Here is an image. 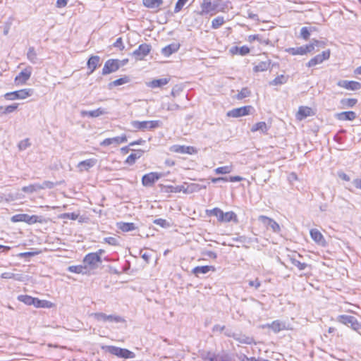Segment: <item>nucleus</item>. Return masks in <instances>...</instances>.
Masks as SVG:
<instances>
[{"label":"nucleus","instance_id":"nucleus-1","mask_svg":"<svg viewBox=\"0 0 361 361\" xmlns=\"http://www.w3.org/2000/svg\"><path fill=\"white\" fill-rule=\"evenodd\" d=\"M102 349L121 358L132 359L135 357V354L133 352L126 348H121L114 345H103Z\"/></svg>","mask_w":361,"mask_h":361},{"label":"nucleus","instance_id":"nucleus-2","mask_svg":"<svg viewBox=\"0 0 361 361\" xmlns=\"http://www.w3.org/2000/svg\"><path fill=\"white\" fill-rule=\"evenodd\" d=\"M34 93V90L30 88L22 89L11 92H7L4 95L6 100L13 101L16 99H25Z\"/></svg>","mask_w":361,"mask_h":361},{"label":"nucleus","instance_id":"nucleus-3","mask_svg":"<svg viewBox=\"0 0 361 361\" xmlns=\"http://www.w3.org/2000/svg\"><path fill=\"white\" fill-rule=\"evenodd\" d=\"M161 125V122L160 121H133L131 122V126L137 129L140 130H152L154 128H157L160 127Z\"/></svg>","mask_w":361,"mask_h":361},{"label":"nucleus","instance_id":"nucleus-4","mask_svg":"<svg viewBox=\"0 0 361 361\" xmlns=\"http://www.w3.org/2000/svg\"><path fill=\"white\" fill-rule=\"evenodd\" d=\"M121 61L118 59H109L107 60L102 68V75H108L111 73L116 72L121 67Z\"/></svg>","mask_w":361,"mask_h":361},{"label":"nucleus","instance_id":"nucleus-5","mask_svg":"<svg viewBox=\"0 0 361 361\" xmlns=\"http://www.w3.org/2000/svg\"><path fill=\"white\" fill-rule=\"evenodd\" d=\"M338 321L345 325L350 326L354 330H357L360 327L357 319L353 316L345 314L340 315L338 317Z\"/></svg>","mask_w":361,"mask_h":361},{"label":"nucleus","instance_id":"nucleus-6","mask_svg":"<svg viewBox=\"0 0 361 361\" xmlns=\"http://www.w3.org/2000/svg\"><path fill=\"white\" fill-rule=\"evenodd\" d=\"M200 7L201 11L198 12V14L204 16L215 11L218 7V4L216 1L212 2L211 0H203Z\"/></svg>","mask_w":361,"mask_h":361},{"label":"nucleus","instance_id":"nucleus-7","mask_svg":"<svg viewBox=\"0 0 361 361\" xmlns=\"http://www.w3.org/2000/svg\"><path fill=\"white\" fill-rule=\"evenodd\" d=\"M32 75V67L28 66L23 70L15 78L14 82L16 85H23L30 79Z\"/></svg>","mask_w":361,"mask_h":361},{"label":"nucleus","instance_id":"nucleus-8","mask_svg":"<svg viewBox=\"0 0 361 361\" xmlns=\"http://www.w3.org/2000/svg\"><path fill=\"white\" fill-rule=\"evenodd\" d=\"M251 110H253V107L252 106H241L239 108L233 109L232 110L228 111L227 116L228 117L238 118L250 114Z\"/></svg>","mask_w":361,"mask_h":361},{"label":"nucleus","instance_id":"nucleus-9","mask_svg":"<svg viewBox=\"0 0 361 361\" xmlns=\"http://www.w3.org/2000/svg\"><path fill=\"white\" fill-rule=\"evenodd\" d=\"M330 50L324 51L322 54H317L311 59L306 64L307 67H313L322 63L324 61L328 60L330 57Z\"/></svg>","mask_w":361,"mask_h":361},{"label":"nucleus","instance_id":"nucleus-10","mask_svg":"<svg viewBox=\"0 0 361 361\" xmlns=\"http://www.w3.org/2000/svg\"><path fill=\"white\" fill-rule=\"evenodd\" d=\"M151 48V45L144 43L140 44L132 54L137 60H142L149 54Z\"/></svg>","mask_w":361,"mask_h":361},{"label":"nucleus","instance_id":"nucleus-11","mask_svg":"<svg viewBox=\"0 0 361 361\" xmlns=\"http://www.w3.org/2000/svg\"><path fill=\"white\" fill-rule=\"evenodd\" d=\"M161 173L157 172H150L144 175L142 178V183L144 186H152L157 180L161 178Z\"/></svg>","mask_w":361,"mask_h":361},{"label":"nucleus","instance_id":"nucleus-12","mask_svg":"<svg viewBox=\"0 0 361 361\" xmlns=\"http://www.w3.org/2000/svg\"><path fill=\"white\" fill-rule=\"evenodd\" d=\"M127 142V136L123 134L121 136H117L111 138H106L100 142V146L106 147L111 145H114L115 146L118 145L119 144Z\"/></svg>","mask_w":361,"mask_h":361},{"label":"nucleus","instance_id":"nucleus-13","mask_svg":"<svg viewBox=\"0 0 361 361\" xmlns=\"http://www.w3.org/2000/svg\"><path fill=\"white\" fill-rule=\"evenodd\" d=\"M337 85L353 91H356L361 88V83L353 80H341L337 82Z\"/></svg>","mask_w":361,"mask_h":361},{"label":"nucleus","instance_id":"nucleus-14","mask_svg":"<svg viewBox=\"0 0 361 361\" xmlns=\"http://www.w3.org/2000/svg\"><path fill=\"white\" fill-rule=\"evenodd\" d=\"M171 151L176 153L188 154H193L197 152V149L194 147L178 145H173L171 147Z\"/></svg>","mask_w":361,"mask_h":361},{"label":"nucleus","instance_id":"nucleus-15","mask_svg":"<svg viewBox=\"0 0 361 361\" xmlns=\"http://www.w3.org/2000/svg\"><path fill=\"white\" fill-rule=\"evenodd\" d=\"M83 262L85 264L90 265V267H94L97 265L98 263H101L102 259L98 254L92 252L87 254L85 257Z\"/></svg>","mask_w":361,"mask_h":361},{"label":"nucleus","instance_id":"nucleus-16","mask_svg":"<svg viewBox=\"0 0 361 361\" xmlns=\"http://www.w3.org/2000/svg\"><path fill=\"white\" fill-rule=\"evenodd\" d=\"M310 236L312 238V239L315 242L317 243V244L320 245H325V243H326V240L323 236V235L321 233V232L316 229V228H313V229H311L310 230Z\"/></svg>","mask_w":361,"mask_h":361},{"label":"nucleus","instance_id":"nucleus-17","mask_svg":"<svg viewBox=\"0 0 361 361\" xmlns=\"http://www.w3.org/2000/svg\"><path fill=\"white\" fill-rule=\"evenodd\" d=\"M107 114V111L102 108H98L95 110L92 111H85L83 110L80 112L82 116H88V117H99V116Z\"/></svg>","mask_w":361,"mask_h":361},{"label":"nucleus","instance_id":"nucleus-18","mask_svg":"<svg viewBox=\"0 0 361 361\" xmlns=\"http://www.w3.org/2000/svg\"><path fill=\"white\" fill-rule=\"evenodd\" d=\"M180 48V44L178 43H173L169 44L161 49V54L165 56H169L172 54L176 52Z\"/></svg>","mask_w":361,"mask_h":361},{"label":"nucleus","instance_id":"nucleus-19","mask_svg":"<svg viewBox=\"0 0 361 361\" xmlns=\"http://www.w3.org/2000/svg\"><path fill=\"white\" fill-rule=\"evenodd\" d=\"M96 164H97V159H88L80 161L78 165V168L80 171H88L89 169L93 167Z\"/></svg>","mask_w":361,"mask_h":361},{"label":"nucleus","instance_id":"nucleus-20","mask_svg":"<svg viewBox=\"0 0 361 361\" xmlns=\"http://www.w3.org/2000/svg\"><path fill=\"white\" fill-rule=\"evenodd\" d=\"M259 219H261L264 224H267L268 226H269L273 230V231L279 232L280 231V226L279 224L272 219L265 216H260Z\"/></svg>","mask_w":361,"mask_h":361},{"label":"nucleus","instance_id":"nucleus-21","mask_svg":"<svg viewBox=\"0 0 361 361\" xmlns=\"http://www.w3.org/2000/svg\"><path fill=\"white\" fill-rule=\"evenodd\" d=\"M215 268L213 266H200L196 267L192 270V273L194 274L196 276H199L200 274H205L208 273L209 271H214Z\"/></svg>","mask_w":361,"mask_h":361},{"label":"nucleus","instance_id":"nucleus-22","mask_svg":"<svg viewBox=\"0 0 361 361\" xmlns=\"http://www.w3.org/2000/svg\"><path fill=\"white\" fill-rule=\"evenodd\" d=\"M99 61L100 57L99 56H92L89 59L87 63V68L90 69L89 74H91L94 72V71L99 65Z\"/></svg>","mask_w":361,"mask_h":361},{"label":"nucleus","instance_id":"nucleus-23","mask_svg":"<svg viewBox=\"0 0 361 361\" xmlns=\"http://www.w3.org/2000/svg\"><path fill=\"white\" fill-rule=\"evenodd\" d=\"M267 326L270 328L274 333H278L282 330L286 329V323L280 320H275L271 324H267Z\"/></svg>","mask_w":361,"mask_h":361},{"label":"nucleus","instance_id":"nucleus-24","mask_svg":"<svg viewBox=\"0 0 361 361\" xmlns=\"http://www.w3.org/2000/svg\"><path fill=\"white\" fill-rule=\"evenodd\" d=\"M336 118L340 121H353L356 118L354 111H343L336 114Z\"/></svg>","mask_w":361,"mask_h":361},{"label":"nucleus","instance_id":"nucleus-25","mask_svg":"<svg viewBox=\"0 0 361 361\" xmlns=\"http://www.w3.org/2000/svg\"><path fill=\"white\" fill-rule=\"evenodd\" d=\"M144 154L142 149L137 150L135 153H131L126 159V163L129 165H133L135 163L136 160L140 158Z\"/></svg>","mask_w":361,"mask_h":361},{"label":"nucleus","instance_id":"nucleus-26","mask_svg":"<svg viewBox=\"0 0 361 361\" xmlns=\"http://www.w3.org/2000/svg\"><path fill=\"white\" fill-rule=\"evenodd\" d=\"M312 113V109L307 106H300L297 114V118L302 120L307 116H310Z\"/></svg>","mask_w":361,"mask_h":361},{"label":"nucleus","instance_id":"nucleus-27","mask_svg":"<svg viewBox=\"0 0 361 361\" xmlns=\"http://www.w3.org/2000/svg\"><path fill=\"white\" fill-rule=\"evenodd\" d=\"M169 81V78H160V79H155L151 81L148 86L152 88H157L161 87L165 85H166Z\"/></svg>","mask_w":361,"mask_h":361},{"label":"nucleus","instance_id":"nucleus-28","mask_svg":"<svg viewBox=\"0 0 361 361\" xmlns=\"http://www.w3.org/2000/svg\"><path fill=\"white\" fill-rule=\"evenodd\" d=\"M233 221L237 223L238 222V217L235 212H223V219H221V222H230Z\"/></svg>","mask_w":361,"mask_h":361},{"label":"nucleus","instance_id":"nucleus-29","mask_svg":"<svg viewBox=\"0 0 361 361\" xmlns=\"http://www.w3.org/2000/svg\"><path fill=\"white\" fill-rule=\"evenodd\" d=\"M34 306L35 307L51 308L54 306V304L50 301L39 300V298H35Z\"/></svg>","mask_w":361,"mask_h":361},{"label":"nucleus","instance_id":"nucleus-30","mask_svg":"<svg viewBox=\"0 0 361 361\" xmlns=\"http://www.w3.org/2000/svg\"><path fill=\"white\" fill-rule=\"evenodd\" d=\"M142 3L147 8H157L163 4V0H142Z\"/></svg>","mask_w":361,"mask_h":361},{"label":"nucleus","instance_id":"nucleus-31","mask_svg":"<svg viewBox=\"0 0 361 361\" xmlns=\"http://www.w3.org/2000/svg\"><path fill=\"white\" fill-rule=\"evenodd\" d=\"M200 357L204 360L219 361V357L210 351L203 350L200 352Z\"/></svg>","mask_w":361,"mask_h":361},{"label":"nucleus","instance_id":"nucleus-32","mask_svg":"<svg viewBox=\"0 0 361 361\" xmlns=\"http://www.w3.org/2000/svg\"><path fill=\"white\" fill-rule=\"evenodd\" d=\"M118 228L123 232H128L136 228L134 223L120 222L117 224Z\"/></svg>","mask_w":361,"mask_h":361},{"label":"nucleus","instance_id":"nucleus-33","mask_svg":"<svg viewBox=\"0 0 361 361\" xmlns=\"http://www.w3.org/2000/svg\"><path fill=\"white\" fill-rule=\"evenodd\" d=\"M206 213L209 216H216L219 221H221L223 219V211L219 208H214L212 209H207Z\"/></svg>","mask_w":361,"mask_h":361},{"label":"nucleus","instance_id":"nucleus-34","mask_svg":"<svg viewBox=\"0 0 361 361\" xmlns=\"http://www.w3.org/2000/svg\"><path fill=\"white\" fill-rule=\"evenodd\" d=\"M268 127L265 122L261 121L255 123L251 128L252 132L261 131L262 133H267Z\"/></svg>","mask_w":361,"mask_h":361},{"label":"nucleus","instance_id":"nucleus-35","mask_svg":"<svg viewBox=\"0 0 361 361\" xmlns=\"http://www.w3.org/2000/svg\"><path fill=\"white\" fill-rule=\"evenodd\" d=\"M18 300L25 305H34L35 298L27 295H20L18 296Z\"/></svg>","mask_w":361,"mask_h":361},{"label":"nucleus","instance_id":"nucleus-36","mask_svg":"<svg viewBox=\"0 0 361 361\" xmlns=\"http://www.w3.org/2000/svg\"><path fill=\"white\" fill-rule=\"evenodd\" d=\"M270 66V61H261L254 67V71L262 72L267 71Z\"/></svg>","mask_w":361,"mask_h":361},{"label":"nucleus","instance_id":"nucleus-37","mask_svg":"<svg viewBox=\"0 0 361 361\" xmlns=\"http://www.w3.org/2000/svg\"><path fill=\"white\" fill-rule=\"evenodd\" d=\"M255 40H257L259 42V43L261 44H269L270 41L268 38H264L263 37L260 36L259 35H250L248 37V41L252 42Z\"/></svg>","mask_w":361,"mask_h":361},{"label":"nucleus","instance_id":"nucleus-38","mask_svg":"<svg viewBox=\"0 0 361 361\" xmlns=\"http://www.w3.org/2000/svg\"><path fill=\"white\" fill-rule=\"evenodd\" d=\"M234 339L240 342V343L252 344L254 342L252 338L246 336L245 335L235 334Z\"/></svg>","mask_w":361,"mask_h":361},{"label":"nucleus","instance_id":"nucleus-39","mask_svg":"<svg viewBox=\"0 0 361 361\" xmlns=\"http://www.w3.org/2000/svg\"><path fill=\"white\" fill-rule=\"evenodd\" d=\"M40 190L39 183L31 184L22 188V191L27 193H33Z\"/></svg>","mask_w":361,"mask_h":361},{"label":"nucleus","instance_id":"nucleus-40","mask_svg":"<svg viewBox=\"0 0 361 361\" xmlns=\"http://www.w3.org/2000/svg\"><path fill=\"white\" fill-rule=\"evenodd\" d=\"M68 269L69 271L76 274L87 273V267L82 265L70 266Z\"/></svg>","mask_w":361,"mask_h":361},{"label":"nucleus","instance_id":"nucleus-41","mask_svg":"<svg viewBox=\"0 0 361 361\" xmlns=\"http://www.w3.org/2000/svg\"><path fill=\"white\" fill-rule=\"evenodd\" d=\"M286 51L292 55H305V51H304L303 47H290L286 49Z\"/></svg>","mask_w":361,"mask_h":361},{"label":"nucleus","instance_id":"nucleus-42","mask_svg":"<svg viewBox=\"0 0 361 361\" xmlns=\"http://www.w3.org/2000/svg\"><path fill=\"white\" fill-rule=\"evenodd\" d=\"M27 57L28 59V60L32 63H37V53L35 50V48L33 47H30L29 49H28V51H27Z\"/></svg>","mask_w":361,"mask_h":361},{"label":"nucleus","instance_id":"nucleus-43","mask_svg":"<svg viewBox=\"0 0 361 361\" xmlns=\"http://www.w3.org/2000/svg\"><path fill=\"white\" fill-rule=\"evenodd\" d=\"M357 103V99L355 98H346L341 100V104L343 107H353Z\"/></svg>","mask_w":361,"mask_h":361},{"label":"nucleus","instance_id":"nucleus-44","mask_svg":"<svg viewBox=\"0 0 361 361\" xmlns=\"http://www.w3.org/2000/svg\"><path fill=\"white\" fill-rule=\"evenodd\" d=\"M224 18L223 16H218L212 20V27L213 29H218L224 23Z\"/></svg>","mask_w":361,"mask_h":361},{"label":"nucleus","instance_id":"nucleus-45","mask_svg":"<svg viewBox=\"0 0 361 361\" xmlns=\"http://www.w3.org/2000/svg\"><path fill=\"white\" fill-rule=\"evenodd\" d=\"M233 170L232 166H224L221 167H218L214 170V172L216 174H227L230 173Z\"/></svg>","mask_w":361,"mask_h":361},{"label":"nucleus","instance_id":"nucleus-46","mask_svg":"<svg viewBox=\"0 0 361 361\" xmlns=\"http://www.w3.org/2000/svg\"><path fill=\"white\" fill-rule=\"evenodd\" d=\"M111 323H123L126 322L125 319L118 315L110 314L107 316V321Z\"/></svg>","mask_w":361,"mask_h":361},{"label":"nucleus","instance_id":"nucleus-47","mask_svg":"<svg viewBox=\"0 0 361 361\" xmlns=\"http://www.w3.org/2000/svg\"><path fill=\"white\" fill-rule=\"evenodd\" d=\"M290 260L294 266L298 268L299 270H304L307 267V264L300 262L296 259L294 256L290 257Z\"/></svg>","mask_w":361,"mask_h":361},{"label":"nucleus","instance_id":"nucleus-48","mask_svg":"<svg viewBox=\"0 0 361 361\" xmlns=\"http://www.w3.org/2000/svg\"><path fill=\"white\" fill-rule=\"evenodd\" d=\"M27 214H18L11 217L12 222H27Z\"/></svg>","mask_w":361,"mask_h":361},{"label":"nucleus","instance_id":"nucleus-49","mask_svg":"<svg viewBox=\"0 0 361 361\" xmlns=\"http://www.w3.org/2000/svg\"><path fill=\"white\" fill-rule=\"evenodd\" d=\"M129 80H130L129 78L127 76H125L123 78H118V79L115 80L114 81L111 82V83H109V86L110 87L119 86V85H121L128 82Z\"/></svg>","mask_w":361,"mask_h":361},{"label":"nucleus","instance_id":"nucleus-50","mask_svg":"<svg viewBox=\"0 0 361 361\" xmlns=\"http://www.w3.org/2000/svg\"><path fill=\"white\" fill-rule=\"evenodd\" d=\"M286 77L283 75H281L275 78L271 82H270V85H281L286 82Z\"/></svg>","mask_w":361,"mask_h":361},{"label":"nucleus","instance_id":"nucleus-51","mask_svg":"<svg viewBox=\"0 0 361 361\" xmlns=\"http://www.w3.org/2000/svg\"><path fill=\"white\" fill-rule=\"evenodd\" d=\"M250 91L247 87H243L236 95L238 99H243L250 95Z\"/></svg>","mask_w":361,"mask_h":361},{"label":"nucleus","instance_id":"nucleus-52","mask_svg":"<svg viewBox=\"0 0 361 361\" xmlns=\"http://www.w3.org/2000/svg\"><path fill=\"white\" fill-rule=\"evenodd\" d=\"M232 240L234 241V242L240 243L241 244H243V243H251V238H247V237H246L245 235H240V236H238V237H235V238H233Z\"/></svg>","mask_w":361,"mask_h":361},{"label":"nucleus","instance_id":"nucleus-53","mask_svg":"<svg viewBox=\"0 0 361 361\" xmlns=\"http://www.w3.org/2000/svg\"><path fill=\"white\" fill-rule=\"evenodd\" d=\"M153 223L156 225H158L162 228H169L170 227V223L167 221L166 219H156L153 221Z\"/></svg>","mask_w":361,"mask_h":361},{"label":"nucleus","instance_id":"nucleus-54","mask_svg":"<svg viewBox=\"0 0 361 361\" xmlns=\"http://www.w3.org/2000/svg\"><path fill=\"white\" fill-rule=\"evenodd\" d=\"M92 316L99 322H106L107 321V314L102 312H96L93 313Z\"/></svg>","mask_w":361,"mask_h":361},{"label":"nucleus","instance_id":"nucleus-55","mask_svg":"<svg viewBox=\"0 0 361 361\" xmlns=\"http://www.w3.org/2000/svg\"><path fill=\"white\" fill-rule=\"evenodd\" d=\"M18 104H17V103H14L11 105H8L4 109L3 114H8L13 113L18 109Z\"/></svg>","mask_w":361,"mask_h":361},{"label":"nucleus","instance_id":"nucleus-56","mask_svg":"<svg viewBox=\"0 0 361 361\" xmlns=\"http://www.w3.org/2000/svg\"><path fill=\"white\" fill-rule=\"evenodd\" d=\"M30 146V142L28 138L21 140L18 145V149L20 151L26 149Z\"/></svg>","mask_w":361,"mask_h":361},{"label":"nucleus","instance_id":"nucleus-57","mask_svg":"<svg viewBox=\"0 0 361 361\" xmlns=\"http://www.w3.org/2000/svg\"><path fill=\"white\" fill-rule=\"evenodd\" d=\"M37 222H39V223L42 222V219H41L40 216H37V215L30 216V215L27 214V222L26 223H27L29 224H35Z\"/></svg>","mask_w":361,"mask_h":361},{"label":"nucleus","instance_id":"nucleus-58","mask_svg":"<svg viewBox=\"0 0 361 361\" xmlns=\"http://www.w3.org/2000/svg\"><path fill=\"white\" fill-rule=\"evenodd\" d=\"M104 242L108 243L110 245L116 246L119 245L118 238L114 237H106L104 238Z\"/></svg>","mask_w":361,"mask_h":361},{"label":"nucleus","instance_id":"nucleus-59","mask_svg":"<svg viewBox=\"0 0 361 361\" xmlns=\"http://www.w3.org/2000/svg\"><path fill=\"white\" fill-rule=\"evenodd\" d=\"M300 36L305 40L308 39L310 36L309 28L307 27H302L300 30Z\"/></svg>","mask_w":361,"mask_h":361},{"label":"nucleus","instance_id":"nucleus-60","mask_svg":"<svg viewBox=\"0 0 361 361\" xmlns=\"http://www.w3.org/2000/svg\"><path fill=\"white\" fill-rule=\"evenodd\" d=\"M188 0H178L174 8V13H178Z\"/></svg>","mask_w":361,"mask_h":361},{"label":"nucleus","instance_id":"nucleus-61","mask_svg":"<svg viewBox=\"0 0 361 361\" xmlns=\"http://www.w3.org/2000/svg\"><path fill=\"white\" fill-rule=\"evenodd\" d=\"M202 255L204 256V257H209L210 259H216L217 257V255L216 253H215L213 251H209V250H203L202 252H201Z\"/></svg>","mask_w":361,"mask_h":361},{"label":"nucleus","instance_id":"nucleus-62","mask_svg":"<svg viewBox=\"0 0 361 361\" xmlns=\"http://www.w3.org/2000/svg\"><path fill=\"white\" fill-rule=\"evenodd\" d=\"M40 190H43L45 188H53L54 187V183L49 180H45L42 184H39Z\"/></svg>","mask_w":361,"mask_h":361},{"label":"nucleus","instance_id":"nucleus-63","mask_svg":"<svg viewBox=\"0 0 361 361\" xmlns=\"http://www.w3.org/2000/svg\"><path fill=\"white\" fill-rule=\"evenodd\" d=\"M250 48L247 46L238 47V54L240 56H245L250 53Z\"/></svg>","mask_w":361,"mask_h":361},{"label":"nucleus","instance_id":"nucleus-64","mask_svg":"<svg viewBox=\"0 0 361 361\" xmlns=\"http://www.w3.org/2000/svg\"><path fill=\"white\" fill-rule=\"evenodd\" d=\"M113 45L114 47L118 48L120 50H123L125 48L124 44L123 43V39L121 37H118L116 40V42L114 43Z\"/></svg>","mask_w":361,"mask_h":361}]
</instances>
